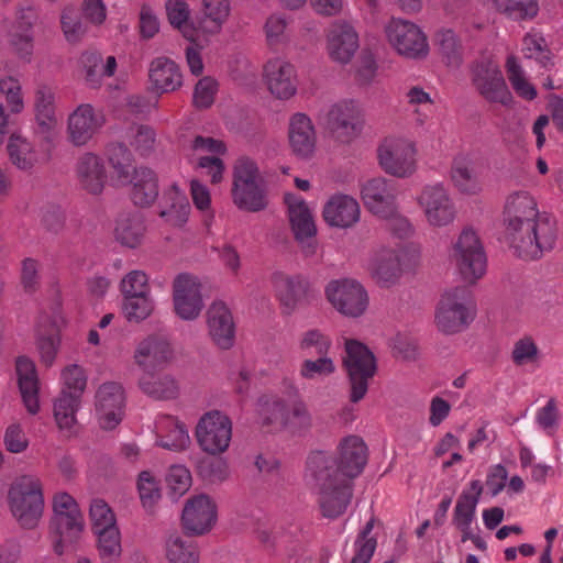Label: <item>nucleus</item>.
Here are the masks:
<instances>
[{"label": "nucleus", "instance_id": "nucleus-1", "mask_svg": "<svg viewBox=\"0 0 563 563\" xmlns=\"http://www.w3.org/2000/svg\"><path fill=\"white\" fill-rule=\"evenodd\" d=\"M504 222L511 247L525 260L540 258L556 243L555 220L540 213L534 198L527 191L514 192L507 198Z\"/></svg>", "mask_w": 563, "mask_h": 563}, {"label": "nucleus", "instance_id": "nucleus-2", "mask_svg": "<svg viewBox=\"0 0 563 563\" xmlns=\"http://www.w3.org/2000/svg\"><path fill=\"white\" fill-rule=\"evenodd\" d=\"M344 351L342 365L347 377L349 399L357 404L367 394L369 380L377 372L376 358L365 344L353 339L345 340Z\"/></svg>", "mask_w": 563, "mask_h": 563}, {"label": "nucleus", "instance_id": "nucleus-3", "mask_svg": "<svg viewBox=\"0 0 563 563\" xmlns=\"http://www.w3.org/2000/svg\"><path fill=\"white\" fill-rule=\"evenodd\" d=\"M10 510L19 525L26 529L37 526L44 509V497L38 478L32 475L18 477L8 493Z\"/></svg>", "mask_w": 563, "mask_h": 563}, {"label": "nucleus", "instance_id": "nucleus-4", "mask_svg": "<svg viewBox=\"0 0 563 563\" xmlns=\"http://www.w3.org/2000/svg\"><path fill=\"white\" fill-rule=\"evenodd\" d=\"M474 303L468 287L460 286L446 291L435 314L438 329L446 334L463 331L473 320Z\"/></svg>", "mask_w": 563, "mask_h": 563}, {"label": "nucleus", "instance_id": "nucleus-5", "mask_svg": "<svg viewBox=\"0 0 563 563\" xmlns=\"http://www.w3.org/2000/svg\"><path fill=\"white\" fill-rule=\"evenodd\" d=\"M451 260L464 280L475 283L486 272V253L484 246L472 229H464L453 244Z\"/></svg>", "mask_w": 563, "mask_h": 563}, {"label": "nucleus", "instance_id": "nucleus-6", "mask_svg": "<svg viewBox=\"0 0 563 563\" xmlns=\"http://www.w3.org/2000/svg\"><path fill=\"white\" fill-rule=\"evenodd\" d=\"M195 437L200 449L209 455L224 453L232 439V421L220 410L203 413L195 429Z\"/></svg>", "mask_w": 563, "mask_h": 563}, {"label": "nucleus", "instance_id": "nucleus-7", "mask_svg": "<svg viewBox=\"0 0 563 563\" xmlns=\"http://www.w3.org/2000/svg\"><path fill=\"white\" fill-rule=\"evenodd\" d=\"M378 164L391 176L406 178L416 170V147L402 137H386L377 148Z\"/></svg>", "mask_w": 563, "mask_h": 563}, {"label": "nucleus", "instance_id": "nucleus-8", "mask_svg": "<svg viewBox=\"0 0 563 563\" xmlns=\"http://www.w3.org/2000/svg\"><path fill=\"white\" fill-rule=\"evenodd\" d=\"M325 296L333 308L349 318H358L368 307V294L356 279L331 280L325 287Z\"/></svg>", "mask_w": 563, "mask_h": 563}, {"label": "nucleus", "instance_id": "nucleus-9", "mask_svg": "<svg viewBox=\"0 0 563 563\" xmlns=\"http://www.w3.org/2000/svg\"><path fill=\"white\" fill-rule=\"evenodd\" d=\"M387 40L395 51L409 59H423L429 54L427 36L418 25L393 19L385 29Z\"/></svg>", "mask_w": 563, "mask_h": 563}, {"label": "nucleus", "instance_id": "nucleus-10", "mask_svg": "<svg viewBox=\"0 0 563 563\" xmlns=\"http://www.w3.org/2000/svg\"><path fill=\"white\" fill-rule=\"evenodd\" d=\"M472 82L486 101L506 107L512 103V95L496 63L489 59L475 63L472 68Z\"/></svg>", "mask_w": 563, "mask_h": 563}, {"label": "nucleus", "instance_id": "nucleus-11", "mask_svg": "<svg viewBox=\"0 0 563 563\" xmlns=\"http://www.w3.org/2000/svg\"><path fill=\"white\" fill-rule=\"evenodd\" d=\"M217 522V505L208 495L200 494L186 500L180 523L186 536L200 537L211 531Z\"/></svg>", "mask_w": 563, "mask_h": 563}, {"label": "nucleus", "instance_id": "nucleus-12", "mask_svg": "<svg viewBox=\"0 0 563 563\" xmlns=\"http://www.w3.org/2000/svg\"><path fill=\"white\" fill-rule=\"evenodd\" d=\"M173 305L175 313L183 320L191 321L199 317L203 300L198 277L180 273L174 278Z\"/></svg>", "mask_w": 563, "mask_h": 563}, {"label": "nucleus", "instance_id": "nucleus-13", "mask_svg": "<svg viewBox=\"0 0 563 563\" xmlns=\"http://www.w3.org/2000/svg\"><path fill=\"white\" fill-rule=\"evenodd\" d=\"M417 202L423 209L427 221L432 227H445L455 219L454 202L441 184L424 186Z\"/></svg>", "mask_w": 563, "mask_h": 563}, {"label": "nucleus", "instance_id": "nucleus-14", "mask_svg": "<svg viewBox=\"0 0 563 563\" xmlns=\"http://www.w3.org/2000/svg\"><path fill=\"white\" fill-rule=\"evenodd\" d=\"M367 272L380 288L398 285L404 274L401 252L390 247L376 250L368 260Z\"/></svg>", "mask_w": 563, "mask_h": 563}, {"label": "nucleus", "instance_id": "nucleus-15", "mask_svg": "<svg viewBox=\"0 0 563 563\" xmlns=\"http://www.w3.org/2000/svg\"><path fill=\"white\" fill-rule=\"evenodd\" d=\"M284 200L288 208L289 222L295 239L301 244L307 255L313 254V238L317 228L309 207L302 198L295 194H286Z\"/></svg>", "mask_w": 563, "mask_h": 563}, {"label": "nucleus", "instance_id": "nucleus-16", "mask_svg": "<svg viewBox=\"0 0 563 563\" xmlns=\"http://www.w3.org/2000/svg\"><path fill=\"white\" fill-rule=\"evenodd\" d=\"M272 282L284 313L291 314L299 306L309 301L310 284L303 276L277 272L273 274Z\"/></svg>", "mask_w": 563, "mask_h": 563}, {"label": "nucleus", "instance_id": "nucleus-17", "mask_svg": "<svg viewBox=\"0 0 563 563\" xmlns=\"http://www.w3.org/2000/svg\"><path fill=\"white\" fill-rule=\"evenodd\" d=\"M287 137L289 148L296 157H312L317 146V131L308 114L296 112L289 117Z\"/></svg>", "mask_w": 563, "mask_h": 563}, {"label": "nucleus", "instance_id": "nucleus-18", "mask_svg": "<svg viewBox=\"0 0 563 563\" xmlns=\"http://www.w3.org/2000/svg\"><path fill=\"white\" fill-rule=\"evenodd\" d=\"M360 109L353 101L339 102L329 110L325 125L333 137L349 143L360 132Z\"/></svg>", "mask_w": 563, "mask_h": 563}, {"label": "nucleus", "instance_id": "nucleus-19", "mask_svg": "<svg viewBox=\"0 0 563 563\" xmlns=\"http://www.w3.org/2000/svg\"><path fill=\"white\" fill-rule=\"evenodd\" d=\"M397 187L393 180L376 177L362 187V199L366 208L377 217H390L395 212Z\"/></svg>", "mask_w": 563, "mask_h": 563}, {"label": "nucleus", "instance_id": "nucleus-20", "mask_svg": "<svg viewBox=\"0 0 563 563\" xmlns=\"http://www.w3.org/2000/svg\"><path fill=\"white\" fill-rule=\"evenodd\" d=\"M172 356L173 350L167 339L148 335L136 345L133 357L135 364L146 374L164 367Z\"/></svg>", "mask_w": 563, "mask_h": 563}, {"label": "nucleus", "instance_id": "nucleus-21", "mask_svg": "<svg viewBox=\"0 0 563 563\" xmlns=\"http://www.w3.org/2000/svg\"><path fill=\"white\" fill-rule=\"evenodd\" d=\"M207 325L211 340L222 350L234 344L235 328L230 309L222 301H214L207 310Z\"/></svg>", "mask_w": 563, "mask_h": 563}, {"label": "nucleus", "instance_id": "nucleus-22", "mask_svg": "<svg viewBox=\"0 0 563 563\" xmlns=\"http://www.w3.org/2000/svg\"><path fill=\"white\" fill-rule=\"evenodd\" d=\"M269 91L278 99H289L297 91V78L294 66L280 58L271 59L264 67Z\"/></svg>", "mask_w": 563, "mask_h": 563}, {"label": "nucleus", "instance_id": "nucleus-23", "mask_svg": "<svg viewBox=\"0 0 563 563\" xmlns=\"http://www.w3.org/2000/svg\"><path fill=\"white\" fill-rule=\"evenodd\" d=\"M305 476L308 484L316 490L344 478L335 459L324 451H316L309 454Z\"/></svg>", "mask_w": 563, "mask_h": 563}, {"label": "nucleus", "instance_id": "nucleus-24", "mask_svg": "<svg viewBox=\"0 0 563 563\" xmlns=\"http://www.w3.org/2000/svg\"><path fill=\"white\" fill-rule=\"evenodd\" d=\"M339 470L344 478L358 476L367 463V446L358 435H347L339 444Z\"/></svg>", "mask_w": 563, "mask_h": 563}, {"label": "nucleus", "instance_id": "nucleus-25", "mask_svg": "<svg viewBox=\"0 0 563 563\" xmlns=\"http://www.w3.org/2000/svg\"><path fill=\"white\" fill-rule=\"evenodd\" d=\"M36 133L47 143L53 142L57 118L55 114V95L51 87L40 85L34 96Z\"/></svg>", "mask_w": 563, "mask_h": 563}, {"label": "nucleus", "instance_id": "nucleus-26", "mask_svg": "<svg viewBox=\"0 0 563 563\" xmlns=\"http://www.w3.org/2000/svg\"><path fill=\"white\" fill-rule=\"evenodd\" d=\"M324 221L332 228L349 229L358 222V202L347 195H334L323 207Z\"/></svg>", "mask_w": 563, "mask_h": 563}, {"label": "nucleus", "instance_id": "nucleus-27", "mask_svg": "<svg viewBox=\"0 0 563 563\" xmlns=\"http://www.w3.org/2000/svg\"><path fill=\"white\" fill-rule=\"evenodd\" d=\"M317 492L322 516L329 519H335L343 515L353 495L352 486L346 478L333 482Z\"/></svg>", "mask_w": 563, "mask_h": 563}, {"label": "nucleus", "instance_id": "nucleus-28", "mask_svg": "<svg viewBox=\"0 0 563 563\" xmlns=\"http://www.w3.org/2000/svg\"><path fill=\"white\" fill-rule=\"evenodd\" d=\"M357 48L358 35L352 25L345 22L332 25L328 34V49L334 62L347 64Z\"/></svg>", "mask_w": 563, "mask_h": 563}, {"label": "nucleus", "instance_id": "nucleus-29", "mask_svg": "<svg viewBox=\"0 0 563 563\" xmlns=\"http://www.w3.org/2000/svg\"><path fill=\"white\" fill-rule=\"evenodd\" d=\"M102 122L95 114L90 104H80L68 117L67 132L69 141L76 145H85L99 130Z\"/></svg>", "mask_w": 563, "mask_h": 563}, {"label": "nucleus", "instance_id": "nucleus-30", "mask_svg": "<svg viewBox=\"0 0 563 563\" xmlns=\"http://www.w3.org/2000/svg\"><path fill=\"white\" fill-rule=\"evenodd\" d=\"M15 371L23 402L31 415L40 410L38 378L35 364L25 356L16 360Z\"/></svg>", "mask_w": 563, "mask_h": 563}, {"label": "nucleus", "instance_id": "nucleus-31", "mask_svg": "<svg viewBox=\"0 0 563 563\" xmlns=\"http://www.w3.org/2000/svg\"><path fill=\"white\" fill-rule=\"evenodd\" d=\"M189 537L176 530L165 534L163 549L168 563H199V549Z\"/></svg>", "mask_w": 563, "mask_h": 563}, {"label": "nucleus", "instance_id": "nucleus-32", "mask_svg": "<svg viewBox=\"0 0 563 563\" xmlns=\"http://www.w3.org/2000/svg\"><path fill=\"white\" fill-rule=\"evenodd\" d=\"M84 528L82 515L53 517L51 520V531L54 533V550L58 555L65 552V549L73 547L78 540Z\"/></svg>", "mask_w": 563, "mask_h": 563}, {"label": "nucleus", "instance_id": "nucleus-33", "mask_svg": "<svg viewBox=\"0 0 563 563\" xmlns=\"http://www.w3.org/2000/svg\"><path fill=\"white\" fill-rule=\"evenodd\" d=\"M150 80L156 91L169 92L181 86V73L177 64L166 57L155 58L150 66Z\"/></svg>", "mask_w": 563, "mask_h": 563}, {"label": "nucleus", "instance_id": "nucleus-34", "mask_svg": "<svg viewBox=\"0 0 563 563\" xmlns=\"http://www.w3.org/2000/svg\"><path fill=\"white\" fill-rule=\"evenodd\" d=\"M131 197L133 202L140 207L151 206L158 197V180L155 173L147 167H140L134 170Z\"/></svg>", "mask_w": 563, "mask_h": 563}, {"label": "nucleus", "instance_id": "nucleus-35", "mask_svg": "<svg viewBox=\"0 0 563 563\" xmlns=\"http://www.w3.org/2000/svg\"><path fill=\"white\" fill-rule=\"evenodd\" d=\"M33 18L32 9L22 10L18 23L9 33L11 47L21 58L25 59H29L33 52Z\"/></svg>", "mask_w": 563, "mask_h": 563}, {"label": "nucleus", "instance_id": "nucleus-36", "mask_svg": "<svg viewBox=\"0 0 563 563\" xmlns=\"http://www.w3.org/2000/svg\"><path fill=\"white\" fill-rule=\"evenodd\" d=\"M77 173L82 187L92 195L102 191L106 174L101 159L95 154L87 153L78 162Z\"/></svg>", "mask_w": 563, "mask_h": 563}, {"label": "nucleus", "instance_id": "nucleus-37", "mask_svg": "<svg viewBox=\"0 0 563 563\" xmlns=\"http://www.w3.org/2000/svg\"><path fill=\"white\" fill-rule=\"evenodd\" d=\"M288 395L295 399L289 401L285 429L294 434H306L312 428V416L306 402L299 397L298 389L291 384Z\"/></svg>", "mask_w": 563, "mask_h": 563}, {"label": "nucleus", "instance_id": "nucleus-38", "mask_svg": "<svg viewBox=\"0 0 563 563\" xmlns=\"http://www.w3.org/2000/svg\"><path fill=\"white\" fill-rule=\"evenodd\" d=\"M232 198L233 202L239 209L249 212L262 211L268 205L263 181L252 185L232 187Z\"/></svg>", "mask_w": 563, "mask_h": 563}, {"label": "nucleus", "instance_id": "nucleus-39", "mask_svg": "<svg viewBox=\"0 0 563 563\" xmlns=\"http://www.w3.org/2000/svg\"><path fill=\"white\" fill-rule=\"evenodd\" d=\"M140 389L156 400L175 399L179 394L176 379L169 375L155 377L152 373L143 374L139 379Z\"/></svg>", "mask_w": 563, "mask_h": 563}, {"label": "nucleus", "instance_id": "nucleus-40", "mask_svg": "<svg viewBox=\"0 0 563 563\" xmlns=\"http://www.w3.org/2000/svg\"><path fill=\"white\" fill-rule=\"evenodd\" d=\"M145 227L143 218L139 212L122 213L114 229L118 242L128 247H136L144 235Z\"/></svg>", "mask_w": 563, "mask_h": 563}, {"label": "nucleus", "instance_id": "nucleus-41", "mask_svg": "<svg viewBox=\"0 0 563 563\" xmlns=\"http://www.w3.org/2000/svg\"><path fill=\"white\" fill-rule=\"evenodd\" d=\"M108 161L113 177L122 185L131 183L134 170L139 169L133 165L131 152L122 143L112 144L108 147Z\"/></svg>", "mask_w": 563, "mask_h": 563}, {"label": "nucleus", "instance_id": "nucleus-42", "mask_svg": "<svg viewBox=\"0 0 563 563\" xmlns=\"http://www.w3.org/2000/svg\"><path fill=\"white\" fill-rule=\"evenodd\" d=\"M230 14L228 0H203V16L199 19L197 30L206 34L218 33Z\"/></svg>", "mask_w": 563, "mask_h": 563}, {"label": "nucleus", "instance_id": "nucleus-43", "mask_svg": "<svg viewBox=\"0 0 563 563\" xmlns=\"http://www.w3.org/2000/svg\"><path fill=\"white\" fill-rule=\"evenodd\" d=\"M97 551L102 563H117L122 553L121 534L118 527L96 531Z\"/></svg>", "mask_w": 563, "mask_h": 563}, {"label": "nucleus", "instance_id": "nucleus-44", "mask_svg": "<svg viewBox=\"0 0 563 563\" xmlns=\"http://www.w3.org/2000/svg\"><path fill=\"white\" fill-rule=\"evenodd\" d=\"M81 397L60 391L54 401V417L60 430H70L76 423V411Z\"/></svg>", "mask_w": 563, "mask_h": 563}, {"label": "nucleus", "instance_id": "nucleus-45", "mask_svg": "<svg viewBox=\"0 0 563 563\" xmlns=\"http://www.w3.org/2000/svg\"><path fill=\"white\" fill-rule=\"evenodd\" d=\"M11 163L19 169L29 170L36 163L33 145L24 137L12 134L7 145Z\"/></svg>", "mask_w": 563, "mask_h": 563}, {"label": "nucleus", "instance_id": "nucleus-46", "mask_svg": "<svg viewBox=\"0 0 563 563\" xmlns=\"http://www.w3.org/2000/svg\"><path fill=\"white\" fill-rule=\"evenodd\" d=\"M451 178L457 189L466 194H476L479 184L474 166L465 157L455 158L451 169Z\"/></svg>", "mask_w": 563, "mask_h": 563}, {"label": "nucleus", "instance_id": "nucleus-47", "mask_svg": "<svg viewBox=\"0 0 563 563\" xmlns=\"http://www.w3.org/2000/svg\"><path fill=\"white\" fill-rule=\"evenodd\" d=\"M495 8L514 21L532 19L538 14L537 0H493Z\"/></svg>", "mask_w": 563, "mask_h": 563}, {"label": "nucleus", "instance_id": "nucleus-48", "mask_svg": "<svg viewBox=\"0 0 563 563\" xmlns=\"http://www.w3.org/2000/svg\"><path fill=\"white\" fill-rule=\"evenodd\" d=\"M476 498L470 497L468 492H463L455 505L453 523L463 533L462 541L470 537L471 523L476 510Z\"/></svg>", "mask_w": 563, "mask_h": 563}, {"label": "nucleus", "instance_id": "nucleus-49", "mask_svg": "<svg viewBox=\"0 0 563 563\" xmlns=\"http://www.w3.org/2000/svg\"><path fill=\"white\" fill-rule=\"evenodd\" d=\"M130 146L141 156H148L155 147L156 133L150 125L133 124L126 130Z\"/></svg>", "mask_w": 563, "mask_h": 563}, {"label": "nucleus", "instance_id": "nucleus-50", "mask_svg": "<svg viewBox=\"0 0 563 563\" xmlns=\"http://www.w3.org/2000/svg\"><path fill=\"white\" fill-rule=\"evenodd\" d=\"M508 79L518 96L526 100H533L537 97L536 88L527 80L522 67L514 55L506 60Z\"/></svg>", "mask_w": 563, "mask_h": 563}, {"label": "nucleus", "instance_id": "nucleus-51", "mask_svg": "<svg viewBox=\"0 0 563 563\" xmlns=\"http://www.w3.org/2000/svg\"><path fill=\"white\" fill-rule=\"evenodd\" d=\"M154 310L151 295L123 297L122 311L130 322H141L147 319Z\"/></svg>", "mask_w": 563, "mask_h": 563}, {"label": "nucleus", "instance_id": "nucleus-52", "mask_svg": "<svg viewBox=\"0 0 563 563\" xmlns=\"http://www.w3.org/2000/svg\"><path fill=\"white\" fill-rule=\"evenodd\" d=\"M317 356L318 358L316 360L307 358L302 361L299 368L301 378L306 380H319L335 372V364L328 354Z\"/></svg>", "mask_w": 563, "mask_h": 563}, {"label": "nucleus", "instance_id": "nucleus-53", "mask_svg": "<svg viewBox=\"0 0 563 563\" xmlns=\"http://www.w3.org/2000/svg\"><path fill=\"white\" fill-rule=\"evenodd\" d=\"M137 489L142 506L153 514L162 496L158 482L150 472L143 471L139 475Z\"/></svg>", "mask_w": 563, "mask_h": 563}, {"label": "nucleus", "instance_id": "nucleus-54", "mask_svg": "<svg viewBox=\"0 0 563 563\" xmlns=\"http://www.w3.org/2000/svg\"><path fill=\"white\" fill-rule=\"evenodd\" d=\"M522 52L526 58L536 59L541 66H552V53L545 40L538 34H527L522 41Z\"/></svg>", "mask_w": 563, "mask_h": 563}, {"label": "nucleus", "instance_id": "nucleus-55", "mask_svg": "<svg viewBox=\"0 0 563 563\" xmlns=\"http://www.w3.org/2000/svg\"><path fill=\"white\" fill-rule=\"evenodd\" d=\"M167 18L170 24L180 30L185 37L194 40L197 27H189V8L184 0H168L166 2Z\"/></svg>", "mask_w": 563, "mask_h": 563}, {"label": "nucleus", "instance_id": "nucleus-56", "mask_svg": "<svg viewBox=\"0 0 563 563\" xmlns=\"http://www.w3.org/2000/svg\"><path fill=\"white\" fill-rule=\"evenodd\" d=\"M97 410H121L124 405V394L121 385L110 382L102 384L96 394Z\"/></svg>", "mask_w": 563, "mask_h": 563}, {"label": "nucleus", "instance_id": "nucleus-57", "mask_svg": "<svg viewBox=\"0 0 563 563\" xmlns=\"http://www.w3.org/2000/svg\"><path fill=\"white\" fill-rule=\"evenodd\" d=\"M439 51L450 67H459L462 63L461 45L451 30L439 32L437 35Z\"/></svg>", "mask_w": 563, "mask_h": 563}, {"label": "nucleus", "instance_id": "nucleus-58", "mask_svg": "<svg viewBox=\"0 0 563 563\" xmlns=\"http://www.w3.org/2000/svg\"><path fill=\"white\" fill-rule=\"evenodd\" d=\"M289 410V402L279 397H273L265 401L262 408L263 423L265 426H278L285 429Z\"/></svg>", "mask_w": 563, "mask_h": 563}, {"label": "nucleus", "instance_id": "nucleus-59", "mask_svg": "<svg viewBox=\"0 0 563 563\" xmlns=\"http://www.w3.org/2000/svg\"><path fill=\"white\" fill-rule=\"evenodd\" d=\"M331 345V339L318 329L303 332L299 341L300 351L307 354H329Z\"/></svg>", "mask_w": 563, "mask_h": 563}, {"label": "nucleus", "instance_id": "nucleus-60", "mask_svg": "<svg viewBox=\"0 0 563 563\" xmlns=\"http://www.w3.org/2000/svg\"><path fill=\"white\" fill-rule=\"evenodd\" d=\"M198 474L209 484H220L228 479L229 465L223 459H205L198 465Z\"/></svg>", "mask_w": 563, "mask_h": 563}, {"label": "nucleus", "instance_id": "nucleus-61", "mask_svg": "<svg viewBox=\"0 0 563 563\" xmlns=\"http://www.w3.org/2000/svg\"><path fill=\"white\" fill-rule=\"evenodd\" d=\"M374 528V519L372 518L360 532L355 540V555L351 563H368L376 549V539L369 538V533Z\"/></svg>", "mask_w": 563, "mask_h": 563}, {"label": "nucleus", "instance_id": "nucleus-62", "mask_svg": "<svg viewBox=\"0 0 563 563\" xmlns=\"http://www.w3.org/2000/svg\"><path fill=\"white\" fill-rule=\"evenodd\" d=\"M93 532L117 527L113 511L103 499H93L89 509Z\"/></svg>", "mask_w": 563, "mask_h": 563}, {"label": "nucleus", "instance_id": "nucleus-63", "mask_svg": "<svg viewBox=\"0 0 563 563\" xmlns=\"http://www.w3.org/2000/svg\"><path fill=\"white\" fill-rule=\"evenodd\" d=\"M63 389L71 395L81 397L87 386V375L77 364L66 366L62 372Z\"/></svg>", "mask_w": 563, "mask_h": 563}, {"label": "nucleus", "instance_id": "nucleus-64", "mask_svg": "<svg viewBox=\"0 0 563 563\" xmlns=\"http://www.w3.org/2000/svg\"><path fill=\"white\" fill-rule=\"evenodd\" d=\"M123 297L151 295L148 277L143 271L128 273L120 283Z\"/></svg>", "mask_w": 563, "mask_h": 563}]
</instances>
